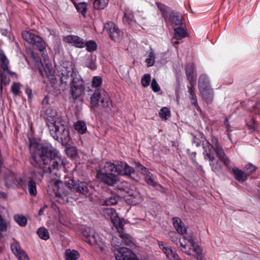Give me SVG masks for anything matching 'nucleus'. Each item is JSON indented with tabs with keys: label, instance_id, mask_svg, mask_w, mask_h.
Segmentation results:
<instances>
[{
	"label": "nucleus",
	"instance_id": "bf43d9fd",
	"mask_svg": "<svg viewBox=\"0 0 260 260\" xmlns=\"http://www.w3.org/2000/svg\"><path fill=\"white\" fill-rule=\"evenodd\" d=\"M87 66L89 68H90L91 70H94L96 68V64L95 62L93 61H91Z\"/></svg>",
	"mask_w": 260,
	"mask_h": 260
},
{
	"label": "nucleus",
	"instance_id": "7c9ffc66",
	"mask_svg": "<svg viewBox=\"0 0 260 260\" xmlns=\"http://www.w3.org/2000/svg\"><path fill=\"white\" fill-rule=\"evenodd\" d=\"M66 153L68 156L73 158L76 157L77 155V149L74 146H67Z\"/></svg>",
	"mask_w": 260,
	"mask_h": 260
},
{
	"label": "nucleus",
	"instance_id": "4c0bfd02",
	"mask_svg": "<svg viewBox=\"0 0 260 260\" xmlns=\"http://www.w3.org/2000/svg\"><path fill=\"white\" fill-rule=\"evenodd\" d=\"M233 172L235 175V177L237 180L239 182H243V172L240 170L239 169L235 168L233 169Z\"/></svg>",
	"mask_w": 260,
	"mask_h": 260
},
{
	"label": "nucleus",
	"instance_id": "423d86ee",
	"mask_svg": "<svg viewBox=\"0 0 260 260\" xmlns=\"http://www.w3.org/2000/svg\"><path fill=\"white\" fill-rule=\"evenodd\" d=\"M71 94L74 99H76L84 93V82L78 75H75L70 83Z\"/></svg>",
	"mask_w": 260,
	"mask_h": 260
},
{
	"label": "nucleus",
	"instance_id": "2f4dec72",
	"mask_svg": "<svg viewBox=\"0 0 260 260\" xmlns=\"http://www.w3.org/2000/svg\"><path fill=\"white\" fill-rule=\"evenodd\" d=\"M37 234L42 239L46 240L49 238V233L45 228H41L37 231Z\"/></svg>",
	"mask_w": 260,
	"mask_h": 260
},
{
	"label": "nucleus",
	"instance_id": "69168bd1",
	"mask_svg": "<svg viewBox=\"0 0 260 260\" xmlns=\"http://www.w3.org/2000/svg\"><path fill=\"white\" fill-rule=\"evenodd\" d=\"M47 207H48L47 205H44L43 207L41 208L40 209V210L39 211L38 215H40V216L42 215L43 214V212L45 210V209L46 208H47Z\"/></svg>",
	"mask_w": 260,
	"mask_h": 260
},
{
	"label": "nucleus",
	"instance_id": "9b49d317",
	"mask_svg": "<svg viewBox=\"0 0 260 260\" xmlns=\"http://www.w3.org/2000/svg\"><path fill=\"white\" fill-rule=\"evenodd\" d=\"M104 30L109 35L112 40L117 41L122 36V32L112 22H107Z\"/></svg>",
	"mask_w": 260,
	"mask_h": 260
},
{
	"label": "nucleus",
	"instance_id": "ddd939ff",
	"mask_svg": "<svg viewBox=\"0 0 260 260\" xmlns=\"http://www.w3.org/2000/svg\"><path fill=\"white\" fill-rule=\"evenodd\" d=\"M43 57H44V62L41 60V63L42 65V67H39V70L43 77H46L48 75L52 74L54 72L52 66L49 62V60L48 59V57L46 54H42Z\"/></svg>",
	"mask_w": 260,
	"mask_h": 260
},
{
	"label": "nucleus",
	"instance_id": "6e6552de",
	"mask_svg": "<svg viewBox=\"0 0 260 260\" xmlns=\"http://www.w3.org/2000/svg\"><path fill=\"white\" fill-rule=\"evenodd\" d=\"M64 184L74 191L78 192L83 194H86L89 192L88 186L85 182L70 179L68 181H66Z\"/></svg>",
	"mask_w": 260,
	"mask_h": 260
},
{
	"label": "nucleus",
	"instance_id": "3c124183",
	"mask_svg": "<svg viewBox=\"0 0 260 260\" xmlns=\"http://www.w3.org/2000/svg\"><path fill=\"white\" fill-rule=\"evenodd\" d=\"M168 235L171 239V240L175 243L176 245H178L177 240L178 238L177 237V234L174 231H171L168 233Z\"/></svg>",
	"mask_w": 260,
	"mask_h": 260
},
{
	"label": "nucleus",
	"instance_id": "13d9d810",
	"mask_svg": "<svg viewBox=\"0 0 260 260\" xmlns=\"http://www.w3.org/2000/svg\"><path fill=\"white\" fill-rule=\"evenodd\" d=\"M54 185L56 187L59 188L61 186H62L63 183L60 180H57L55 181Z\"/></svg>",
	"mask_w": 260,
	"mask_h": 260
},
{
	"label": "nucleus",
	"instance_id": "c03bdc74",
	"mask_svg": "<svg viewBox=\"0 0 260 260\" xmlns=\"http://www.w3.org/2000/svg\"><path fill=\"white\" fill-rule=\"evenodd\" d=\"M155 62V55L153 52H150L148 55V58L146 59V62L148 67L152 66Z\"/></svg>",
	"mask_w": 260,
	"mask_h": 260
},
{
	"label": "nucleus",
	"instance_id": "052dcab7",
	"mask_svg": "<svg viewBox=\"0 0 260 260\" xmlns=\"http://www.w3.org/2000/svg\"><path fill=\"white\" fill-rule=\"evenodd\" d=\"M185 239H187L188 240V241L190 243L192 248H194V247L198 246L197 245H196L195 244L193 240L191 238H187L185 237Z\"/></svg>",
	"mask_w": 260,
	"mask_h": 260
},
{
	"label": "nucleus",
	"instance_id": "4d7b16f0",
	"mask_svg": "<svg viewBox=\"0 0 260 260\" xmlns=\"http://www.w3.org/2000/svg\"><path fill=\"white\" fill-rule=\"evenodd\" d=\"M46 77H48L49 79L52 83H54L56 81V79L54 75V72H53L52 74L48 75Z\"/></svg>",
	"mask_w": 260,
	"mask_h": 260
},
{
	"label": "nucleus",
	"instance_id": "1a4fd4ad",
	"mask_svg": "<svg viewBox=\"0 0 260 260\" xmlns=\"http://www.w3.org/2000/svg\"><path fill=\"white\" fill-rule=\"evenodd\" d=\"M9 60L5 55L0 52V78L4 79V84H8L10 82L9 78H7L6 73L8 74L10 76L14 74V73L11 72L8 69Z\"/></svg>",
	"mask_w": 260,
	"mask_h": 260
},
{
	"label": "nucleus",
	"instance_id": "864d4df0",
	"mask_svg": "<svg viewBox=\"0 0 260 260\" xmlns=\"http://www.w3.org/2000/svg\"><path fill=\"white\" fill-rule=\"evenodd\" d=\"M20 88V84L18 83H14L12 86L11 89L12 92L15 95L19 93Z\"/></svg>",
	"mask_w": 260,
	"mask_h": 260
},
{
	"label": "nucleus",
	"instance_id": "f03ea898",
	"mask_svg": "<svg viewBox=\"0 0 260 260\" xmlns=\"http://www.w3.org/2000/svg\"><path fill=\"white\" fill-rule=\"evenodd\" d=\"M47 119L48 121L47 125L53 138L63 145H68L70 137L67 122L54 110L47 111Z\"/></svg>",
	"mask_w": 260,
	"mask_h": 260
},
{
	"label": "nucleus",
	"instance_id": "b1692460",
	"mask_svg": "<svg viewBox=\"0 0 260 260\" xmlns=\"http://www.w3.org/2000/svg\"><path fill=\"white\" fill-rule=\"evenodd\" d=\"M186 74L191 82L193 80V74L196 72V67L193 63H190L187 64L185 68Z\"/></svg>",
	"mask_w": 260,
	"mask_h": 260
},
{
	"label": "nucleus",
	"instance_id": "49530a36",
	"mask_svg": "<svg viewBox=\"0 0 260 260\" xmlns=\"http://www.w3.org/2000/svg\"><path fill=\"white\" fill-rule=\"evenodd\" d=\"M76 8L77 10L79 12H81L83 15H84L87 10L86 5L85 3H79L76 6Z\"/></svg>",
	"mask_w": 260,
	"mask_h": 260
},
{
	"label": "nucleus",
	"instance_id": "a19ab883",
	"mask_svg": "<svg viewBox=\"0 0 260 260\" xmlns=\"http://www.w3.org/2000/svg\"><path fill=\"white\" fill-rule=\"evenodd\" d=\"M93 230L90 229L89 227H84L82 231V234L83 236V239H88L89 236H91V233L94 232Z\"/></svg>",
	"mask_w": 260,
	"mask_h": 260
},
{
	"label": "nucleus",
	"instance_id": "6ab92c4d",
	"mask_svg": "<svg viewBox=\"0 0 260 260\" xmlns=\"http://www.w3.org/2000/svg\"><path fill=\"white\" fill-rule=\"evenodd\" d=\"M214 151L216 153L217 156L224 163L225 166H228L230 163V160L225 156V153L220 146H217L214 147Z\"/></svg>",
	"mask_w": 260,
	"mask_h": 260
},
{
	"label": "nucleus",
	"instance_id": "cd10ccee",
	"mask_svg": "<svg viewBox=\"0 0 260 260\" xmlns=\"http://www.w3.org/2000/svg\"><path fill=\"white\" fill-rule=\"evenodd\" d=\"M156 4L161 12L162 16L165 19H167V18L168 17L169 13L171 12L169 11V8L159 3H156Z\"/></svg>",
	"mask_w": 260,
	"mask_h": 260
},
{
	"label": "nucleus",
	"instance_id": "6e6d98bb",
	"mask_svg": "<svg viewBox=\"0 0 260 260\" xmlns=\"http://www.w3.org/2000/svg\"><path fill=\"white\" fill-rule=\"evenodd\" d=\"M224 124L225 126V127H226V132H228V137H229V139L230 140H231V135H230V132L231 131L230 129V127H231V126L230 125V123L228 121V119H225L224 121Z\"/></svg>",
	"mask_w": 260,
	"mask_h": 260
},
{
	"label": "nucleus",
	"instance_id": "2eb2a0df",
	"mask_svg": "<svg viewBox=\"0 0 260 260\" xmlns=\"http://www.w3.org/2000/svg\"><path fill=\"white\" fill-rule=\"evenodd\" d=\"M11 248L13 253L18 257L20 260H28L27 255L20 249V246L17 242H14L11 245Z\"/></svg>",
	"mask_w": 260,
	"mask_h": 260
},
{
	"label": "nucleus",
	"instance_id": "37998d69",
	"mask_svg": "<svg viewBox=\"0 0 260 260\" xmlns=\"http://www.w3.org/2000/svg\"><path fill=\"white\" fill-rule=\"evenodd\" d=\"M151 77L149 74H145L141 79L142 85L144 87H147L150 82Z\"/></svg>",
	"mask_w": 260,
	"mask_h": 260
},
{
	"label": "nucleus",
	"instance_id": "bb28decb",
	"mask_svg": "<svg viewBox=\"0 0 260 260\" xmlns=\"http://www.w3.org/2000/svg\"><path fill=\"white\" fill-rule=\"evenodd\" d=\"M256 171V167L251 163L247 164L245 166V180L247 176H249L254 173Z\"/></svg>",
	"mask_w": 260,
	"mask_h": 260
},
{
	"label": "nucleus",
	"instance_id": "f257e3e1",
	"mask_svg": "<svg viewBox=\"0 0 260 260\" xmlns=\"http://www.w3.org/2000/svg\"><path fill=\"white\" fill-rule=\"evenodd\" d=\"M31 156L44 173H52L53 170L58 169L62 163L58 151L50 144H44L40 149L33 151Z\"/></svg>",
	"mask_w": 260,
	"mask_h": 260
},
{
	"label": "nucleus",
	"instance_id": "412c9836",
	"mask_svg": "<svg viewBox=\"0 0 260 260\" xmlns=\"http://www.w3.org/2000/svg\"><path fill=\"white\" fill-rule=\"evenodd\" d=\"M79 252L75 250L67 249L65 252L66 260H77L79 257Z\"/></svg>",
	"mask_w": 260,
	"mask_h": 260
},
{
	"label": "nucleus",
	"instance_id": "e433bc0d",
	"mask_svg": "<svg viewBox=\"0 0 260 260\" xmlns=\"http://www.w3.org/2000/svg\"><path fill=\"white\" fill-rule=\"evenodd\" d=\"M15 221L20 226H24L26 224L27 219L23 215H16L14 216Z\"/></svg>",
	"mask_w": 260,
	"mask_h": 260
},
{
	"label": "nucleus",
	"instance_id": "603ef678",
	"mask_svg": "<svg viewBox=\"0 0 260 260\" xmlns=\"http://www.w3.org/2000/svg\"><path fill=\"white\" fill-rule=\"evenodd\" d=\"M77 75V74H74V75H71L69 76H62L60 77V81L62 83H64L65 84H67L69 82H70V83L72 82V79H73V77L75 75Z\"/></svg>",
	"mask_w": 260,
	"mask_h": 260
},
{
	"label": "nucleus",
	"instance_id": "8fccbe9b",
	"mask_svg": "<svg viewBox=\"0 0 260 260\" xmlns=\"http://www.w3.org/2000/svg\"><path fill=\"white\" fill-rule=\"evenodd\" d=\"M102 82V80L100 77H94L92 80V85L93 87H98L101 86Z\"/></svg>",
	"mask_w": 260,
	"mask_h": 260
},
{
	"label": "nucleus",
	"instance_id": "58836bf2",
	"mask_svg": "<svg viewBox=\"0 0 260 260\" xmlns=\"http://www.w3.org/2000/svg\"><path fill=\"white\" fill-rule=\"evenodd\" d=\"M44 172L41 173V172L32 171L31 173V175L30 179L32 180L41 181L44 177Z\"/></svg>",
	"mask_w": 260,
	"mask_h": 260
},
{
	"label": "nucleus",
	"instance_id": "79ce46f5",
	"mask_svg": "<svg viewBox=\"0 0 260 260\" xmlns=\"http://www.w3.org/2000/svg\"><path fill=\"white\" fill-rule=\"evenodd\" d=\"M85 46L86 49L89 52H92L96 49L97 46L96 43L93 41H89L86 42Z\"/></svg>",
	"mask_w": 260,
	"mask_h": 260
},
{
	"label": "nucleus",
	"instance_id": "0eeeda50",
	"mask_svg": "<svg viewBox=\"0 0 260 260\" xmlns=\"http://www.w3.org/2000/svg\"><path fill=\"white\" fill-rule=\"evenodd\" d=\"M22 36L24 40L32 45L34 49H36L41 52L45 49V43L39 36L25 31L22 32Z\"/></svg>",
	"mask_w": 260,
	"mask_h": 260
},
{
	"label": "nucleus",
	"instance_id": "72a5a7b5",
	"mask_svg": "<svg viewBox=\"0 0 260 260\" xmlns=\"http://www.w3.org/2000/svg\"><path fill=\"white\" fill-rule=\"evenodd\" d=\"M84 240L88 243H89L90 245L93 244H98L99 241V237L98 235L94 232L91 233V235L89 236L88 239H84Z\"/></svg>",
	"mask_w": 260,
	"mask_h": 260
},
{
	"label": "nucleus",
	"instance_id": "680f3d73",
	"mask_svg": "<svg viewBox=\"0 0 260 260\" xmlns=\"http://www.w3.org/2000/svg\"><path fill=\"white\" fill-rule=\"evenodd\" d=\"M189 92L190 95H194V94H195L194 91V87L192 82H191V86L189 88Z\"/></svg>",
	"mask_w": 260,
	"mask_h": 260
},
{
	"label": "nucleus",
	"instance_id": "ea45409f",
	"mask_svg": "<svg viewBox=\"0 0 260 260\" xmlns=\"http://www.w3.org/2000/svg\"><path fill=\"white\" fill-rule=\"evenodd\" d=\"M192 251L196 253L193 256L198 260H204L202 255V250L199 246L194 247L192 248Z\"/></svg>",
	"mask_w": 260,
	"mask_h": 260
},
{
	"label": "nucleus",
	"instance_id": "20e7f679",
	"mask_svg": "<svg viewBox=\"0 0 260 260\" xmlns=\"http://www.w3.org/2000/svg\"><path fill=\"white\" fill-rule=\"evenodd\" d=\"M114 167L112 162H105L104 166L97 172L98 179L108 185H113L118 181L117 177L113 171Z\"/></svg>",
	"mask_w": 260,
	"mask_h": 260
},
{
	"label": "nucleus",
	"instance_id": "dca6fc26",
	"mask_svg": "<svg viewBox=\"0 0 260 260\" xmlns=\"http://www.w3.org/2000/svg\"><path fill=\"white\" fill-rule=\"evenodd\" d=\"M63 40L66 43H73L74 45L76 47L81 48L84 45L83 40L77 36H67L64 38Z\"/></svg>",
	"mask_w": 260,
	"mask_h": 260
},
{
	"label": "nucleus",
	"instance_id": "a211bd4d",
	"mask_svg": "<svg viewBox=\"0 0 260 260\" xmlns=\"http://www.w3.org/2000/svg\"><path fill=\"white\" fill-rule=\"evenodd\" d=\"M173 223L174 228L179 234L183 235L186 233L187 229L183 222L179 218H173Z\"/></svg>",
	"mask_w": 260,
	"mask_h": 260
},
{
	"label": "nucleus",
	"instance_id": "774afa93",
	"mask_svg": "<svg viewBox=\"0 0 260 260\" xmlns=\"http://www.w3.org/2000/svg\"><path fill=\"white\" fill-rule=\"evenodd\" d=\"M257 187H258V189L257 190V193H256V196L257 197V198L260 200V181L258 182V183L257 184Z\"/></svg>",
	"mask_w": 260,
	"mask_h": 260
},
{
	"label": "nucleus",
	"instance_id": "c756f323",
	"mask_svg": "<svg viewBox=\"0 0 260 260\" xmlns=\"http://www.w3.org/2000/svg\"><path fill=\"white\" fill-rule=\"evenodd\" d=\"M109 0H94L93 7L96 9H103L106 7Z\"/></svg>",
	"mask_w": 260,
	"mask_h": 260
},
{
	"label": "nucleus",
	"instance_id": "0e129e2a",
	"mask_svg": "<svg viewBox=\"0 0 260 260\" xmlns=\"http://www.w3.org/2000/svg\"><path fill=\"white\" fill-rule=\"evenodd\" d=\"M212 142L213 143V147L214 149V147H216L217 146H220L219 144H218L217 140L215 138L212 139Z\"/></svg>",
	"mask_w": 260,
	"mask_h": 260
},
{
	"label": "nucleus",
	"instance_id": "4be33fe9",
	"mask_svg": "<svg viewBox=\"0 0 260 260\" xmlns=\"http://www.w3.org/2000/svg\"><path fill=\"white\" fill-rule=\"evenodd\" d=\"M162 250L164 252L168 258L179 260L178 254L173 251L170 247H162Z\"/></svg>",
	"mask_w": 260,
	"mask_h": 260
},
{
	"label": "nucleus",
	"instance_id": "5701e85b",
	"mask_svg": "<svg viewBox=\"0 0 260 260\" xmlns=\"http://www.w3.org/2000/svg\"><path fill=\"white\" fill-rule=\"evenodd\" d=\"M202 98L208 103H211L213 100V94L211 88L200 91Z\"/></svg>",
	"mask_w": 260,
	"mask_h": 260
},
{
	"label": "nucleus",
	"instance_id": "c85d7f7f",
	"mask_svg": "<svg viewBox=\"0 0 260 260\" xmlns=\"http://www.w3.org/2000/svg\"><path fill=\"white\" fill-rule=\"evenodd\" d=\"M28 189L31 196H35L37 194L36 184L34 180L29 179L28 182Z\"/></svg>",
	"mask_w": 260,
	"mask_h": 260
},
{
	"label": "nucleus",
	"instance_id": "c9c22d12",
	"mask_svg": "<svg viewBox=\"0 0 260 260\" xmlns=\"http://www.w3.org/2000/svg\"><path fill=\"white\" fill-rule=\"evenodd\" d=\"M118 198L115 195H112L104 201V204L106 206H112L117 203Z\"/></svg>",
	"mask_w": 260,
	"mask_h": 260
},
{
	"label": "nucleus",
	"instance_id": "473e14b6",
	"mask_svg": "<svg viewBox=\"0 0 260 260\" xmlns=\"http://www.w3.org/2000/svg\"><path fill=\"white\" fill-rule=\"evenodd\" d=\"M205 160H209L210 161V165L212 167L213 171L216 172L218 169L217 167H214V160L215 158L213 155H211L209 153L207 152L204 155Z\"/></svg>",
	"mask_w": 260,
	"mask_h": 260
},
{
	"label": "nucleus",
	"instance_id": "aec40b11",
	"mask_svg": "<svg viewBox=\"0 0 260 260\" xmlns=\"http://www.w3.org/2000/svg\"><path fill=\"white\" fill-rule=\"evenodd\" d=\"M198 86L200 91L210 88L208 79L205 75H202L200 77Z\"/></svg>",
	"mask_w": 260,
	"mask_h": 260
},
{
	"label": "nucleus",
	"instance_id": "a18cd8bd",
	"mask_svg": "<svg viewBox=\"0 0 260 260\" xmlns=\"http://www.w3.org/2000/svg\"><path fill=\"white\" fill-rule=\"evenodd\" d=\"M145 179L147 184L151 186H155L157 184V183L154 181L152 174L150 173L146 174V176L145 177Z\"/></svg>",
	"mask_w": 260,
	"mask_h": 260
},
{
	"label": "nucleus",
	"instance_id": "f704fd0d",
	"mask_svg": "<svg viewBox=\"0 0 260 260\" xmlns=\"http://www.w3.org/2000/svg\"><path fill=\"white\" fill-rule=\"evenodd\" d=\"M159 116L162 120H167L171 116L170 111L167 107H163L161 109L159 113Z\"/></svg>",
	"mask_w": 260,
	"mask_h": 260
},
{
	"label": "nucleus",
	"instance_id": "4468645a",
	"mask_svg": "<svg viewBox=\"0 0 260 260\" xmlns=\"http://www.w3.org/2000/svg\"><path fill=\"white\" fill-rule=\"evenodd\" d=\"M166 20L171 23L173 28L183 25L182 16L177 12L171 11Z\"/></svg>",
	"mask_w": 260,
	"mask_h": 260
},
{
	"label": "nucleus",
	"instance_id": "39448f33",
	"mask_svg": "<svg viewBox=\"0 0 260 260\" xmlns=\"http://www.w3.org/2000/svg\"><path fill=\"white\" fill-rule=\"evenodd\" d=\"M92 107L101 105L106 112L111 110L112 103L108 94L103 89H96L90 98Z\"/></svg>",
	"mask_w": 260,
	"mask_h": 260
},
{
	"label": "nucleus",
	"instance_id": "7ed1b4c3",
	"mask_svg": "<svg viewBox=\"0 0 260 260\" xmlns=\"http://www.w3.org/2000/svg\"><path fill=\"white\" fill-rule=\"evenodd\" d=\"M104 213L105 215H108L110 217L112 222L117 230L119 236L122 239L124 243L127 245L131 244V237L124 232V220L120 219L118 216L115 210L112 208H107L104 211Z\"/></svg>",
	"mask_w": 260,
	"mask_h": 260
},
{
	"label": "nucleus",
	"instance_id": "5fc2aeb1",
	"mask_svg": "<svg viewBox=\"0 0 260 260\" xmlns=\"http://www.w3.org/2000/svg\"><path fill=\"white\" fill-rule=\"evenodd\" d=\"M111 245L113 247H119L121 245V242L116 237H113L111 240Z\"/></svg>",
	"mask_w": 260,
	"mask_h": 260
},
{
	"label": "nucleus",
	"instance_id": "f3484780",
	"mask_svg": "<svg viewBox=\"0 0 260 260\" xmlns=\"http://www.w3.org/2000/svg\"><path fill=\"white\" fill-rule=\"evenodd\" d=\"M126 200L131 204L136 205L141 201V197L139 192L131 190L127 192L125 196Z\"/></svg>",
	"mask_w": 260,
	"mask_h": 260
},
{
	"label": "nucleus",
	"instance_id": "338daca9",
	"mask_svg": "<svg viewBox=\"0 0 260 260\" xmlns=\"http://www.w3.org/2000/svg\"><path fill=\"white\" fill-rule=\"evenodd\" d=\"M136 169L139 171H141L142 169L144 168V166H143L142 165H141L140 163L136 162Z\"/></svg>",
	"mask_w": 260,
	"mask_h": 260
},
{
	"label": "nucleus",
	"instance_id": "09e8293b",
	"mask_svg": "<svg viewBox=\"0 0 260 260\" xmlns=\"http://www.w3.org/2000/svg\"><path fill=\"white\" fill-rule=\"evenodd\" d=\"M60 72V77H61L62 76H69L71 75H74V74L68 70V68L63 67Z\"/></svg>",
	"mask_w": 260,
	"mask_h": 260
},
{
	"label": "nucleus",
	"instance_id": "393cba45",
	"mask_svg": "<svg viewBox=\"0 0 260 260\" xmlns=\"http://www.w3.org/2000/svg\"><path fill=\"white\" fill-rule=\"evenodd\" d=\"M175 31V38L176 40H181L185 36V31L182 26L174 27Z\"/></svg>",
	"mask_w": 260,
	"mask_h": 260
},
{
	"label": "nucleus",
	"instance_id": "de8ad7c7",
	"mask_svg": "<svg viewBox=\"0 0 260 260\" xmlns=\"http://www.w3.org/2000/svg\"><path fill=\"white\" fill-rule=\"evenodd\" d=\"M151 87L152 90L155 92L159 91L160 89L159 86H158V84H157L156 80L155 78H153L152 80L151 83Z\"/></svg>",
	"mask_w": 260,
	"mask_h": 260
},
{
	"label": "nucleus",
	"instance_id": "a878e982",
	"mask_svg": "<svg viewBox=\"0 0 260 260\" xmlns=\"http://www.w3.org/2000/svg\"><path fill=\"white\" fill-rule=\"evenodd\" d=\"M75 128L81 134H84L87 130L85 122L82 121H78L75 123Z\"/></svg>",
	"mask_w": 260,
	"mask_h": 260
},
{
	"label": "nucleus",
	"instance_id": "9d476101",
	"mask_svg": "<svg viewBox=\"0 0 260 260\" xmlns=\"http://www.w3.org/2000/svg\"><path fill=\"white\" fill-rule=\"evenodd\" d=\"M115 255L116 260H139L131 249L124 247L117 248Z\"/></svg>",
	"mask_w": 260,
	"mask_h": 260
},
{
	"label": "nucleus",
	"instance_id": "f8f14e48",
	"mask_svg": "<svg viewBox=\"0 0 260 260\" xmlns=\"http://www.w3.org/2000/svg\"><path fill=\"white\" fill-rule=\"evenodd\" d=\"M112 165L115 167L113 168V171L119 175H130L134 172L133 168L121 161H117L115 164L112 163Z\"/></svg>",
	"mask_w": 260,
	"mask_h": 260
},
{
	"label": "nucleus",
	"instance_id": "e2e57ef3",
	"mask_svg": "<svg viewBox=\"0 0 260 260\" xmlns=\"http://www.w3.org/2000/svg\"><path fill=\"white\" fill-rule=\"evenodd\" d=\"M98 245H99V247L100 250L102 251H103V252H105L106 251L107 247H106V246L104 244H102L101 245L98 242Z\"/></svg>",
	"mask_w": 260,
	"mask_h": 260
}]
</instances>
